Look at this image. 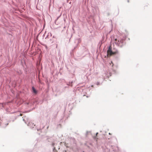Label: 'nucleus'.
<instances>
[{
  "instance_id": "f257e3e1",
  "label": "nucleus",
  "mask_w": 152,
  "mask_h": 152,
  "mask_svg": "<svg viewBox=\"0 0 152 152\" xmlns=\"http://www.w3.org/2000/svg\"><path fill=\"white\" fill-rule=\"evenodd\" d=\"M118 53V50H116L115 52H112L111 50V46L109 47L108 50L107 51V54L108 56H110L113 54H115Z\"/></svg>"
},
{
  "instance_id": "f03ea898",
  "label": "nucleus",
  "mask_w": 152,
  "mask_h": 152,
  "mask_svg": "<svg viewBox=\"0 0 152 152\" xmlns=\"http://www.w3.org/2000/svg\"><path fill=\"white\" fill-rule=\"evenodd\" d=\"M115 43L118 45L122 47V45H121V44H122L123 42V40H117L116 39H115Z\"/></svg>"
},
{
  "instance_id": "7ed1b4c3",
  "label": "nucleus",
  "mask_w": 152,
  "mask_h": 152,
  "mask_svg": "<svg viewBox=\"0 0 152 152\" xmlns=\"http://www.w3.org/2000/svg\"><path fill=\"white\" fill-rule=\"evenodd\" d=\"M32 90H33V92L34 93H37V91H36V89H35V88H34V87H32Z\"/></svg>"
},
{
  "instance_id": "20e7f679",
  "label": "nucleus",
  "mask_w": 152,
  "mask_h": 152,
  "mask_svg": "<svg viewBox=\"0 0 152 152\" xmlns=\"http://www.w3.org/2000/svg\"><path fill=\"white\" fill-rule=\"evenodd\" d=\"M20 115L22 116V114H20Z\"/></svg>"
},
{
  "instance_id": "39448f33",
  "label": "nucleus",
  "mask_w": 152,
  "mask_h": 152,
  "mask_svg": "<svg viewBox=\"0 0 152 152\" xmlns=\"http://www.w3.org/2000/svg\"><path fill=\"white\" fill-rule=\"evenodd\" d=\"M129 0H128V2H129Z\"/></svg>"
},
{
  "instance_id": "423d86ee",
  "label": "nucleus",
  "mask_w": 152,
  "mask_h": 152,
  "mask_svg": "<svg viewBox=\"0 0 152 152\" xmlns=\"http://www.w3.org/2000/svg\"><path fill=\"white\" fill-rule=\"evenodd\" d=\"M98 134V133H97L96 134V135H97V134Z\"/></svg>"
},
{
  "instance_id": "0eeeda50",
  "label": "nucleus",
  "mask_w": 152,
  "mask_h": 152,
  "mask_svg": "<svg viewBox=\"0 0 152 152\" xmlns=\"http://www.w3.org/2000/svg\"><path fill=\"white\" fill-rule=\"evenodd\" d=\"M109 134H110H110H110V133H109Z\"/></svg>"
},
{
  "instance_id": "6e6552de",
  "label": "nucleus",
  "mask_w": 152,
  "mask_h": 152,
  "mask_svg": "<svg viewBox=\"0 0 152 152\" xmlns=\"http://www.w3.org/2000/svg\"><path fill=\"white\" fill-rule=\"evenodd\" d=\"M111 63H113V62H112V61H111Z\"/></svg>"
}]
</instances>
